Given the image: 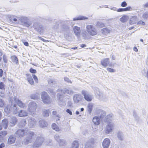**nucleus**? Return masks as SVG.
<instances>
[{
    "instance_id": "obj_16",
    "label": "nucleus",
    "mask_w": 148,
    "mask_h": 148,
    "mask_svg": "<svg viewBox=\"0 0 148 148\" xmlns=\"http://www.w3.org/2000/svg\"><path fill=\"white\" fill-rule=\"evenodd\" d=\"M101 118L99 116H95L92 119V122L94 124L96 125H99L101 122Z\"/></svg>"
},
{
    "instance_id": "obj_60",
    "label": "nucleus",
    "mask_w": 148,
    "mask_h": 148,
    "mask_svg": "<svg viewBox=\"0 0 148 148\" xmlns=\"http://www.w3.org/2000/svg\"><path fill=\"white\" fill-rule=\"evenodd\" d=\"M66 112L68 113L70 115H72V112L69 109H67L66 110Z\"/></svg>"
},
{
    "instance_id": "obj_8",
    "label": "nucleus",
    "mask_w": 148,
    "mask_h": 148,
    "mask_svg": "<svg viewBox=\"0 0 148 148\" xmlns=\"http://www.w3.org/2000/svg\"><path fill=\"white\" fill-rule=\"evenodd\" d=\"M73 99L75 103H78L82 102L83 98L81 95L76 94L73 96Z\"/></svg>"
},
{
    "instance_id": "obj_53",
    "label": "nucleus",
    "mask_w": 148,
    "mask_h": 148,
    "mask_svg": "<svg viewBox=\"0 0 148 148\" xmlns=\"http://www.w3.org/2000/svg\"><path fill=\"white\" fill-rule=\"evenodd\" d=\"M3 59L4 62L5 63H7L8 62V60L7 57L5 55H3Z\"/></svg>"
},
{
    "instance_id": "obj_50",
    "label": "nucleus",
    "mask_w": 148,
    "mask_h": 148,
    "mask_svg": "<svg viewBox=\"0 0 148 148\" xmlns=\"http://www.w3.org/2000/svg\"><path fill=\"white\" fill-rule=\"evenodd\" d=\"M137 24L138 25H145V23L142 21L140 20L137 22Z\"/></svg>"
},
{
    "instance_id": "obj_30",
    "label": "nucleus",
    "mask_w": 148,
    "mask_h": 148,
    "mask_svg": "<svg viewBox=\"0 0 148 148\" xmlns=\"http://www.w3.org/2000/svg\"><path fill=\"white\" fill-rule=\"evenodd\" d=\"M17 119L15 117H13L11 118L10 120V125L12 126H14L16 123Z\"/></svg>"
},
{
    "instance_id": "obj_11",
    "label": "nucleus",
    "mask_w": 148,
    "mask_h": 148,
    "mask_svg": "<svg viewBox=\"0 0 148 148\" xmlns=\"http://www.w3.org/2000/svg\"><path fill=\"white\" fill-rule=\"evenodd\" d=\"M63 95L58 94H57V99L58 101V103L60 106H62L65 105V102L63 99Z\"/></svg>"
},
{
    "instance_id": "obj_64",
    "label": "nucleus",
    "mask_w": 148,
    "mask_h": 148,
    "mask_svg": "<svg viewBox=\"0 0 148 148\" xmlns=\"http://www.w3.org/2000/svg\"><path fill=\"white\" fill-rule=\"evenodd\" d=\"M5 145L4 143H2L0 145V148H2L4 147Z\"/></svg>"
},
{
    "instance_id": "obj_38",
    "label": "nucleus",
    "mask_w": 148,
    "mask_h": 148,
    "mask_svg": "<svg viewBox=\"0 0 148 148\" xmlns=\"http://www.w3.org/2000/svg\"><path fill=\"white\" fill-rule=\"evenodd\" d=\"M50 111L49 110L44 109L43 112V115L45 117H47L49 115V112Z\"/></svg>"
},
{
    "instance_id": "obj_32",
    "label": "nucleus",
    "mask_w": 148,
    "mask_h": 148,
    "mask_svg": "<svg viewBox=\"0 0 148 148\" xmlns=\"http://www.w3.org/2000/svg\"><path fill=\"white\" fill-rule=\"evenodd\" d=\"M36 94H33L30 96V98L33 99H37L39 98V92H36Z\"/></svg>"
},
{
    "instance_id": "obj_23",
    "label": "nucleus",
    "mask_w": 148,
    "mask_h": 148,
    "mask_svg": "<svg viewBox=\"0 0 148 148\" xmlns=\"http://www.w3.org/2000/svg\"><path fill=\"white\" fill-rule=\"evenodd\" d=\"M8 121L7 119H4L2 121V126L5 129H6L8 126Z\"/></svg>"
},
{
    "instance_id": "obj_21",
    "label": "nucleus",
    "mask_w": 148,
    "mask_h": 148,
    "mask_svg": "<svg viewBox=\"0 0 148 148\" xmlns=\"http://www.w3.org/2000/svg\"><path fill=\"white\" fill-rule=\"evenodd\" d=\"M4 111L6 113V115L9 116L10 114L12 112L11 106H6L4 108Z\"/></svg>"
},
{
    "instance_id": "obj_29",
    "label": "nucleus",
    "mask_w": 148,
    "mask_h": 148,
    "mask_svg": "<svg viewBox=\"0 0 148 148\" xmlns=\"http://www.w3.org/2000/svg\"><path fill=\"white\" fill-rule=\"evenodd\" d=\"M12 62L14 64H18V60L17 57L15 55H13L11 57Z\"/></svg>"
},
{
    "instance_id": "obj_51",
    "label": "nucleus",
    "mask_w": 148,
    "mask_h": 148,
    "mask_svg": "<svg viewBox=\"0 0 148 148\" xmlns=\"http://www.w3.org/2000/svg\"><path fill=\"white\" fill-rule=\"evenodd\" d=\"M32 75L33 77V78L34 79L36 82L38 83V78H37V76L36 75H34V74H32Z\"/></svg>"
},
{
    "instance_id": "obj_52",
    "label": "nucleus",
    "mask_w": 148,
    "mask_h": 148,
    "mask_svg": "<svg viewBox=\"0 0 148 148\" xmlns=\"http://www.w3.org/2000/svg\"><path fill=\"white\" fill-rule=\"evenodd\" d=\"M21 123H23V125H21L22 127H24L25 126V125L27 124L26 121L24 119L22 120L21 121Z\"/></svg>"
},
{
    "instance_id": "obj_14",
    "label": "nucleus",
    "mask_w": 148,
    "mask_h": 148,
    "mask_svg": "<svg viewBox=\"0 0 148 148\" xmlns=\"http://www.w3.org/2000/svg\"><path fill=\"white\" fill-rule=\"evenodd\" d=\"M16 138L15 136L13 135H10L8 138L7 140V144L10 145L14 144L15 142Z\"/></svg>"
},
{
    "instance_id": "obj_2",
    "label": "nucleus",
    "mask_w": 148,
    "mask_h": 148,
    "mask_svg": "<svg viewBox=\"0 0 148 148\" xmlns=\"http://www.w3.org/2000/svg\"><path fill=\"white\" fill-rule=\"evenodd\" d=\"M37 107V104L34 101L29 102L28 105V110L31 115L35 114Z\"/></svg>"
},
{
    "instance_id": "obj_44",
    "label": "nucleus",
    "mask_w": 148,
    "mask_h": 148,
    "mask_svg": "<svg viewBox=\"0 0 148 148\" xmlns=\"http://www.w3.org/2000/svg\"><path fill=\"white\" fill-rule=\"evenodd\" d=\"M120 21L122 23H125L127 21V17L125 16H123L120 19Z\"/></svg>"
},
{
    "instance_id": "obj_22",
    "label": "nucleus",
    "mask_w": 148,
    "mask_h": 148,
    "mask_svg": "<svg viewBox=\"0 0 148 148\" xmlns=\"http://www.w3.org/2000/svg\"><path fill=\"white\" fill-rule=\"evenodd\" d=\"M138 19L137 16H132L130 20V23L132 25L136 23Z\"/></svg>"
},
{
    "instance_id": "obj_1",
    "label": "nucleus",
    "mask_w": 148,
    "mask_h": 148,
    "mask_svg": "<svg viewBox=\"0 0 148 148\" xmlns=\"http://www.w3.org/2000/svg\"><path fill=\"white\" fill-rule=\"evenodd\" d=\"M17 137H21L25 134L26 136L25 140H24L22 142L23 144L27 145L29 143H31L33 140L35 135L34 133L32 131L25 132L24 130L19 129L15 133Z\"/></svg>"
},
{
    "instance_id": "obj_41",
    "label": "nucleus",
    "mask_w": 148,
    "mask_h": 148,
    "mask_svg": "<svg viewBox=\"0 0 148 148\" xmlns=\"http://www.w3.org/2000/svg\"><path fill=\"white\" fill-rule=\"evenodd\" d=\"M52 129L56 131H59L60 130L59 127L55 123H53L52 125Z\"/></svg>"
},
{
    "instance_id": "obj_45",
    "label": "nucleus",
    "mask_w": 148,
    "mask_h": 148,
    "mask_svg": "<svg viewBox=\"0 0 148 148\" xmlns=\"http://www.w3.org/2000/svg\"><path fill=\"white\" fill-rule=\"evenodd\" d=\"M54 138L55 140L58 143V142L61 139L59 135L58 134H55L54 136Z\"/></svg>"
},
{
    "instance_id": "obj_27",
    "label": "nucleus",
    "mask_w": 148,
    "mask_h": 148,
    "mask_svg": "<svg viewBox=\"0 0 148 148\" xmlns=\"http://www.w3.org/2000/svg\"><path fill=\"white\" fill-rule=\"evenodd\" d=\"M60 146L62 147L66 145L67 143L66 141L63 139H61L58 143Z\"/></svg>"
},
{
    "instance_id": "obj_40",
    "label": "nucleus",
    "mask_w": 148,
    "mask_h": 148,
    "mask_svg": "<svg viewBox=\"0 0 148 148\" xmlns=\"http://www.w3.org/2000/svg\"><path fill=\"white\" fill-rule=\"evenodd\" d=\"M93 107V105L91 103H89L88 105V110L90 114L91 113L92 111Z\"/></svg>"
},
{
    "instance_id": "obj_10",
    "label": "nucleus",
    "mask_w": 148,
    "mask_h": 148,
    "mask_svg": "<svg viewBox=\"0 0 148 148\" xmlns=\"http://www.w3.org/2000/svg\"><path fill=\"white\" fill-rule=\"evenodd\" d=\"M94 143V139L93 138L89 139L86 141L84 148H93Z\"/></svg>"
},
{
    "instance_id": "obj_35",
    "label": "nucleus",
    "mask_w": 148,
    "mask_h": 148,
    "mask_svg": "<svg viewBox=\"0 0 148 148\" xmlns=\"http://www.w3.org/2000/svg\"><path fill=\"white\" fill-rule=\"evenodd\" d=\"M88 19V18L87 17H84L83 16H80L77 17L73 18V20L74 21H75L77 20H82L87 19Z\"/></svg>"
},
{
    "instance_id": "obj_43",
    "label": "nucleus",
    "mask_w": 148,
    "mask_h": 148,
    "mask_svg": "<svg viewBox=\"0 0 148 148\" xmlns=\"http://www.w3.org/2000/svg\"><path fill=\"white\" fill-rule=\"evenodd\" d=\"M98 98L103 101H106L107 100V97L103 94L101 95V96Z\"/></svg>"
},
{
    "instance_id": "obj_25",
    "label": "nucleus",
    "mask_w": 148,
    "mask_h": 148,
    "mask_svg": "<svg viewBox=\"0 0 148 148\" xmlns=\"http://www.w3.org/2000/svg\"><path fill=\"white\" fill-rule=\"evenodd\" d=\"M93 90L94 91L95 94L98 98L100 97L101 95L102 94L101 92H100L99 89L96 87H94L93 88Z\"/></svg>"
},
{
    "instance_id": "obj_3",
    "label": "nucleus",
    "mask_w": 148,
    "mask_h": 148,
    "mask_svg": "<svg viewBox=\"0 0 148 148\" xmlns=\"http://www.w3.org/2000/svg\"><path fill=\"white\" fill-rule=\"evenodd\" d=\"M86 31L90 35L93 36L97 34V30L93 25H88L86 26Z\"/></svg>"
},
{
    "instance_id": "obj_12",
    "label": "nucleus",
    "mask_w": 148,
    "mask_h": 148,
    "mask_svg": "<svg viewBox=\"0 0 148 148\" xmlns=\"http://www.w3.org/2000/svg\"><path fill=\"white\" fill-rule=\"evenodd\" d=\"M57 91L58 92H61L64 94L67 93L70 95H72L73 93V91L72 90L66 88L62 90L58 89Z\"/></svg>"
},
{
    "instance_id": "obj_19",
    "label": "nucleus",
    "mask_w": 148,
    "mask_h": 148,
    "mask_svg": "<svg viewBox=\"0 0 148 148\" xmlns=\"http://www.w3.org/2000/svg\"><path fill=\"white\" fill-rule=\"evenodd\" d=\"M106 113L105 111L101 109H98V114L100 116V118L101 119H103L106 115Z\"/></svg>"
},
{
    "instance_id": "obj_39",
    "label": "nucleus",
    "mask_w": 148,
    "mask_h": 148,
    "mask_svg": "<svg viewBox=\"0 0 148 148\" xmlns=\"http://www.w3.org/2000/svg\"><path fill=\"white\" fill-rule=\"evenodd\" d=\"M49 84L51 86H53V85L56 84V82L53 79H49L48 80Z\"/></svg>"
},
{
    "instance_id": "obj_17",
    "label": "nucleus",
    "mask_w": 148,
    "mask_h": 148,
    "mask_svg": "<svg viewBox=\"0 0 148 148\" xmlns=\"http://www.w3.org/2000/svg\"><path fill=\"white\" fill-rule=\"evenodd\" d=\"M14 101L17 103V105L21 108H24L25 106V104L18 99L16 98L15 97L14 98Z\"/></svg>"
},
{
    "instance_id": "obj_37",
    "label": "nucleus",
    "mask_w": 148,
    "mask_h": 148,
    "mask_svg": "<svg viewBox=\"0 0 148 148\" xmlns=\"http://www.w3.org/2000/svg\"><path fill=\"white\" fill-rule=\"evenodd\" d=\"M102 33L105 34L107 35L110 33V30L108 28H104L102 29Z\"/></svg>"
},
{
    "instance_id": "obj_42",
    "label": "nucleus",
    "mask_w": 148,
    "mask_h": 148,
    "mask_svg": "<svg viewBox=\"0 0 148 148\" xmlns=\"http://www.w3.org/2000/svg\"><path fill=\"white\" fill-rule=\"evenodd\" d=\"M117 137L118 138L121 140H122L123 139V135L122 132H119L118 133Z\"/></svg>"
},
{
    "instance_id": "obj_9",
    "label": "nucleus",
    "mask_w": 148,
    "mask_h": 148,
    "mask_svg": "<svg viewBox=\"0 0 148 148\" xmlns=\"http://www.w3.org/2000/svg\"><path fill=\"white\" fill-rule=\"evenodd\" d=\"M114 126L115 124L114 123L108 124L106 126L105 130V133L107 134H108L112 132Z\"/></svg>"
},
{
    "instance_id": "obj_20",
    "label": "nucleus",
    "mask_w": 148,
    "mask_h": 148,
    "mask_svg": "<svg viewBox=\"0 0 148 148\" xmlns=\"http://www.w3.org/2000/svg\"><path fill=\"white\" fill-rule=\"evenodd\" d=\"M18 110L16 105L15 104H13L12 101L11 102L12 112H13L14 114H16L18 113Z\"/></svg>"
},
{
    "instance_id": "obj_15",
    "label": "nucleus",
    "mask_w": 148,
    "mask_h": 148,
    "mask_svg": "<svg viewBox=\"0 0 148 148\" xmlns=\"http://www.w3.org/2000/svg\"><path fill=\"white\" fill-rule=\"evenodd\" d=\"M110 141V140L106 138L104 139L102 143V145L103 148H108Z\"/></svg>"
},
{
    "instance_id": "obj_58",
    "label": "nucleus",
    "mask_w": 148,
    "mask_h": 148,
    "mask_svg": "<svg viewBox=\"0 0 148 148\" xmlns=\"http://www.w3.org/2000/svg\"><path fill=\"white\" fill-rule=\"evenodd\" d=\"M29 71L31 73H36V70L33 69L32 68L30 69Z\"/></svg>"
},
{
    "instance_id": "obj_63",
    "label": "nucleus",
    "mask_w": 148,
    "mask_h": 148,
    "mask_svg": "<svg viewBox=\"0 0 148 148\" xmlns=\"http://www.w3.org/2000/svg\"><path fill=\"white\" fill-rule=\"evenodd\" d=\"M117 12H124L123 8H119L116 10Z\"/></svg>"
},
{
    "instance_id": "obj_31",
    "label": "nucleus",
    "mask_w": 148,
    "mask_h": 148,
    "mask_svg": "<svg viewBox=\"0 0 148 148\" xmlns=\"http://www.w3.org/2000/svg\"><path fill=\"white\" fill-rule=\"evenodd\" d=\"M47 125V123L43 120H40L39 121V125L41 127H46Z\"/></svg>"
},
{
    "instance_id": "obj_61",
    "label": "nucleus",
    "mask_w": 148,
    "mask_h": 148,
    "mask_svg": "<svg viewBox=\"0 0 148 148\" xmlns=\"http://www.w3.org/2000/svg\"><path fill=\"white\" fill-rule=\"evenodd\" d=\"M4 84L2 82H0V89H3L4 88Z\"/></svg>"
},
{
    "instance_id": "obj_7",
    "label": "nucleus",
    "mask_w": 148,
    "mask_h": 148,
    "mask_svg": "<svg viewBox=\"0 0 148 148\" xmlns=\"http://www.w3.org/2000/svg\"><path fill=\"white\" fill-rule=\"evenodd\" d=\"M101 65L104 67H106L108 66L113 67L114 65L110 63V59L109 58H106L102 59L101 61Z\"/></svg>"
},
{
    "instance_id": "obj_54",
    "label": "nucleus",
    "mask_w": 148,
    "mask_h": 148,
    "mask_svg": "<svg viewBox=\"0 0 148 148\" xmlns=\"http://www.w3.org/2000/svg\"><path fill=\"white\" fill-rule=\"evenodd\" d=\"M121 6L123 7H125L127 6V3L125 1H123L121 3Z\"/></svg>"
},
{
    "instance_id": "obj_34",
    "label": "nucleus",
    "mask_w": 148,
    "mask_h": 148,
    "mask_svg": "<svg viewBox=\"0 0 148 148\" xmlns=\"http://www.w3.org/2000/svg\"><path fill=\"white\" fill-rule=\"evenodd\" d=\"M73 30L75 34L77 36L79 34L80 28L77 26H75L73 28Z\"/></svg>"
},
{
    "instance_id": "obj_47",
    "label": "nucleus",
    "mask_w": 148,
    "mask_h": 148,
    "mask_svg": "<svg viewBox=\"0 0 148 148\" xmlns=\"http://www.w3.org/2000/svg\"><path fill=\"white\" fill-rule=\"evenodd\" d=\"M124 11H129L132 10V8L130 6H128L126 8H123Z\"/></svg>"
},
{
    "instance_id": "obj_55",
    "label": "nucleus",
    "mask_w": 148,
    "mask_h": 148,
    "mask_svg": "<svg viewBox=\"0 0 148 148\" xmlns=\"http://www.w3.org/2000/svg\"><path fill=\"white\" fill-rule=\"evenodd\" d=\"M107 70L111 73H113L115 72V70L114 69L110 68H107Z\"/></svg>"
},
{
    "instance_id": "obj_56",
    "label": "nucleus",
    "mask_w": 148,
    "mask_h": 148,
    "mask_svg": "<svg viewBox=\"0 0 148 148\" xmlns=\"http://www.w3.org/2000/svg\"><path fill=\"white\" fill-rule=\"evenodd\" d=\"M52 141L51 140H48L45 145H51L52 144Z\"/></svg>"
},
{
    "instance_id": "obj_46",
    "label": "nucleus",
    "mask_w": 148,
    "mask_h": 148,
    "mask_svg": "<svg viewBox=\"0 0 148 148\" xmlns=\"http://www.w3.org/2000/svg\"><path fill=\"white\" fill-rule=\"evenodd\" d=\"M64 81L68 83H70L71 84L72 82L69 79L68 77H64Z\"/></svg>"
},
{
    "instance_id": "obj_18",
    "label": "nucleus",
    "mask_w": 148,
    "mask_h": 148,
    "mask_svg": "<svg viewBox=\"0 0 148 148\" xmlns=\"http://www.w3.org/2000/svg\"><path fill=\"white\" fill-rule=\"evenodd\" d=\"M36 121L34 119H30L29 120L28 126L30 128H32L36 125Z\"/></svg>"
},
{
    "instance_id": "obj_48",
    "label": "nucleus",
    "mask_w": 148,
    "mask_h": 148,
    "mask_svg": "<svg viewBox=\"0 0 148 148\" xmlns=\"http://www.w3.org/2000/svg\"><path fill=\"white\" fill-rule=\"evenodd\" d=\"M4 102L2 99H0V107H2L4 105Z\"/></svg>"
},
{
    "instance_id": "obj_6",
    "label": "nucleus",
    "mask_w": 148,
    "mask_h": 148,
    "mask_svg": "<svg viewBox=\"0 0 148 148\" xmlns=\"http://www.w3.org/2000/svg\"><path fill=\"white\" fill-rule=\"evenodd\" d=\"M44 138L42 137H37L33 145V148H36L41 145L44 140Z\"/></svg>"
},
{
    "instance_id": "obj_28",
    "label": "nucleus",
    "mask_w": 148,
    "mask_h": 148,
    "mask_svg": "<svg viewBox=\"0 0 148 148\" xmlns=\"http://www.w3.org/2000/svg\"><path fill=\"white\" fill-rule=\"evenodd\" d=\"M27 80L29 83L31 85H33L34 84V81L32 78V76L29 74H27Z\"/></svg>"
},
{
    "instance_id": "obj_49",
    "label": "nucleus",
    "mask_w": 148,
    "mask_h": 148,
    "mask_svg": "<svg viewBox=\"0 0 148 148\" xmlns=\"http://www.w3.org/2000/svg\"><path fill=\"white\" fill-rule=\"evenodd\" d=\"M16 18H17V17H16L15 18H14V17L11 18L10 19V21L11 22H16L17 21V19Z\"/></svg>"
},
{
    "instance_id": "obj_24",
    "label": "nucleus",
    "mask_w": 148,
    "mask_h": 148,
    "mask_svg": "<svg viewBox=\"0 0 148 148\" xmlns=\"http://www.w3.org/2000/svg\"><path fill=\"white\" fill-rule=\"evenodd\" d=\"M18 115L20 117H24L27 116L28 113L25 110H21L20 112H18Z\"/></svg>"
},
{
    "instance_id": "obj_33",
    "label": "nucleus",
    "mask_w": 148,
    "mask_h": 148,
    "mask_svg": "<svg viewBox=\"0 0 148 148\" xmlns=\"http://www.w3.org/2000/svg\"><path fill=\"white\" fill-rule=\"evenodd\" d=\"M79 147V143L77 140H75L73 142L71 148H78Z\"/></svg>"
},
{
    "instance_id": "obj_57",
    "label": "nucleus",
    "mask_w": 148,
    "mask_h": 148,
    "mask_svg": "<svg viewBox=\"0 0 148 148\" xmlns=\"http://www.w3.org/2000/svg\"><path fill=\"white\" fill-rule=\"evenodd\" d=\"M144 18H147L148 17V13H144L142 16Z\"/></svg>"
},
{
    "instance_id": "obj_36",
    "label": "nucleus",
    "mask_w": 148,
    "mask_h": 148,
    "mask_svg": "<svg viewBox=\"0 0 148 148\" xmlns=\"http://www.w3.org/2000/svg\"><path fill=\"white\" fill-rule=\"evenodd\" d=\"M8 134L7 132L6 131H1L0 132V139L3 138Z\"/></svg>"
},
{
    "instance_id": "obj_59",
    "label": "nucleus",
    "mask_w": 148,
    "mask_h": 148,
    "mask_svg": "<svg viewBox=\"0 0 148 148\" xmlns=\"http://www.w3.org/2000/svg\"><path fill=\"white\" fill-rule=\"evenodd\" d=\"M73 103L71 101H69L68 103V106L70 108H72L73 107Z\"/></svg>"
},
{
    "instance_id": "obj_62",
    "label": "nucleus",
    "mask_w": 148,
    "mask_h": 148,
    "mask_svg": "<svg viewBox=\"0 0 148 148\" xmlns=\"http://www.w3.org/2000/svg\"><path fill=\"white\" fill-rule=\"evenodd\" d=\"M49 92L51 94L53 95L55 94V92L54 91V90L53 89H49Z\"/></svg>"
},
{
    "instance_id": "obj_5",
    "label": "nucleus",
    "mask_w": 148,
    "mask_h": 148,
    "mask_svg": "<svg viewBox=\"0 0 148 148\" xmlns=\"http://www.w3.org/2000/svg\"><path fill=\"white\" fill-rule=\"evenodd\" d=\"M82 94L84 96V98L86 101H91L92 99V96L86 90H83L82 91Z\"/></svg>"
},
{
    "instance_id": "obj_26",
    "label": "nucleus",
    "mask_w": 148,
    "mask_h": 148,
    "mask_svg": "<svg viewBox=\"0 0 148 148\" xmlns=\"http://www.w3.org/2000/svg\"><path fill=\"white\" fill-rule=\"evenodd\" d=\"M93 90L94 91L95 94L98 98L100 97L101 95L102 94L101 92H100L99 89L96 87H94L93 88Z\"/></svg>"
},
{
    "instance_id": "obj_4",
    "label": "nucleus",
    "mask_w": 148,
    "mask_h": 148,
    "mask_svg": "<svg viewBox=\"0 0 148 148\" xmlns=\"http://www.w3.org/2000/svg\"><path fill=\"white\" fill-rule=\"evenodd\" d=\"M41 98L44 103L49 104L51 102L49 96L45 92H42Z\"/></svg>"
},
{
    "instance_id": "obj_13",
    "label": "nucleus",
    "mask_w": 148,
    "mask_h": 148,
    "mask_svg": "<svg viewBox=\"0 0 148 148\" xmlns=\"http://www.w3.org/2000/svg\"><path fill=\"white\" fill-rule=\"evenodd\" d=\"M113 115L112 114H109L105 116L103 120L105 122L107 123L108 124L110 123H114L112 122Z\"/></svg>"
}]
</instances>
